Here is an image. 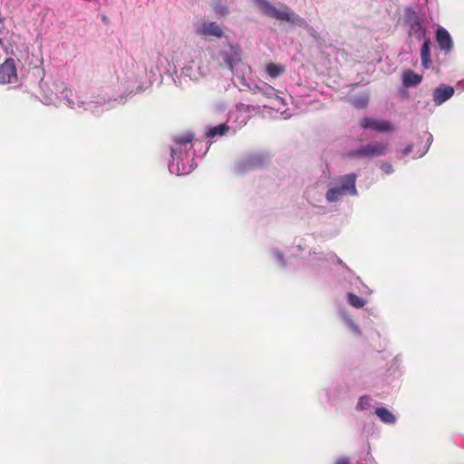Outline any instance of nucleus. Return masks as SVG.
Wrapping results in <instances>:
<instances>
[{
    "label": "nucleus",
    "instance_id": "1",
    "mask_svg": "<svg viewBox=\"0 0 464 464\" xmlns=\"http://www.w3.org/2000/svg\"><path fill=\"white\" fill-rule=\"evenodd\" d=\"M243 51L238 44L230 43L223 44L218 52V57L233 72V82L240 91H249L254 94H262L270 100V107L280 112L284 119L291 117V113L284 109L285 100L277 94V91L270 84L263 81H256L250 77V66L242 63Z\"/></svg>",
    "mask_w": 464,
    "mask_h": 464
},
{
    "label": "nucleus",
    "instance_id": "2",
    "mask_svg": "<svg viewBox=\"0 0 464 464\" xmlns=\"http://www.w3.org/2000/svg\"><path fill=\"white\" fill-rule=\"evenodd\" d=\"M172 61L177 62L173 80L179 86L188 81L198 82L208 72V68L202 64L200 52L185 45L175 49Z\"/></svg>",
    "mask_w": 464,
    "mask_h": 464
},
{
    "label": "nucleus",
    "instance_id": "3",
    "mask_svg": "<svg viewBox=\"0 0 464 464\" xmlns=\"http://www.w3.org/2000/svg\"><path fill=\"white\" fill-rule=\"evenodd\" d=\"M194 135L187 132L174 138V143L171 146L170 160L169 161V170L171 174L177 176L187 175L196 167L194 162L195 150L201 141H194Z\"/></svg>",
    "mask_w": 464,
    "mask_h": 464
},
{
    "label": "nucleus",
    "instance_id": "4",
    "mask_svg": "<svg viewBox=\"0 0 464 464\" xmlns=\"http://www.w3.org/2000/svg\"><path fill=\"white\" fill-rule=\"evenodd\" d=\"M263 14L279 20L290 23L293 25L304 27L307 34L318 44L324 43V35L319 33L315 28L308 25L305 19L295 14L287 5H281L279 7L273 5L268 0H254Z\"/></svg>",
    "mask_w": 464,
    "mask_h": 464
},
{
    "label": "nucleus",
    "instance_id": "5",
    "mask_svg": "<svg viewBox=\"0 0 464 464\" xmlns=\"http://www.w3.org/2000/svg\"><path fill=\"white\" fill-rule=\"evenodd\" d=\"M121 102V96L117 93L109 94L107 90L103 89L89 96L76 94L75 100L70 102V108L79 112L88 111L94 116H101Z\"/></svg>",
    "mask_w": 464,
    "mask_h": 464
},
{
    "label": "nucleus",
    "instance_id": "6",
    "mask_svg": "<svg viewBox=\"0 0 464 464\" xmlns=\"http://www.w3.org/2000/svg\"><path fill=\"white\" fill-rule=\"evenodd\" d=\"M117 80L121 92L119 95L122 100L128 95L145 91L151 84L150 79L146 77L145 68L134 63L126 65L125 68L119 71Z\"/></svg>",
    "mask_w": 464,
    "mask_h": 464
},
{
    "label": "nucleus",
    "instance_id": "7",
    "mask_svg": "<svg viewBox=\"0 0 464 464\" xmlns=\"http://www.w3.org/2000/svg\"><path fill=\"white\" fill-rule=\"evenodd\" d=\"M42 102L59 106L65 104L70 108L71 101L75 100L76 93L67 90L66 83L60 79H43L40 82Z\"/></svg>",
    "mask_w": 464,
    "mask_h": 464
},
{
    "label": "nucleus",
    "instance_id": "8",
    "mask_svg": "<svg viewBox=\"0 0 464 464\" xmlns=\"http://www.w3.org/2000/svg\"><path fill=\"white\" fill-rule=\"evenodd\" d=\"M357 175L354 173L346 174L334 179L330 183L324 195V198L328 203L340 202L343 197L358 196L356 188Z\"/></svg>",
    "mask_w": 464,
    "mask_h": 464
},
{
    "label": "nucleus",
    "instance_id": "9",
    "mask_svg": "<svg viewBox=\"0 0 464 464\" xmlns=\"http://www.w3.org/2000/svg\"><path fill=\"white\" fill-rule=\"evenodd\" d=\"M389 144L382 141H371L351 150L348 156L353 159H372L387 154Z\"/></svg>",
    "mask_w": 464,
    "mask_h": 464
},
{
    "label": "nucleus",
    "instance_id": "10",
    "mask_svg": "<svg viewBox=\"0 0 464 464\" xmlns=\"http://www.w3.org/2000/svg\"><path fill=\"white\" fill-rule=\"evenodd\" d=\"M174 51H171L167 55H157L155 61L153 62V65L150 68V73L155 76L157 73H172L173 78L175 77V72L177 69V62L172 61V56L174 55Z\"/></svg>",
    "mask_w": 464,
    "mask_h": 464
},
{
    "label": "nucleus",
    "instance_id": "11",
    "mask_svg": "<svg viewBox=\"0 0 464 464\" xmlns=\"http://www.w3.org/2000/svg\"><path fill=\"white\" fill-rule=\"evenodd\" d=\"M405 20L410 25L409 34L416 40L420 41L425 37L426 28L418 14L412 8L405 10Z\"/></svg>",
    "mask_w": 464,
    "mask_h": 464
},
{
    "label": "nucleus",
    "instance_id": "12",
    "mask_svg": "<svg viewBox=\"0 0 464 464\" xmlns=\"http://www.w3.org/2000/svg\"><path fill=\"white\" fill-rule=\"evenodd\" d=\"M359 125L363 130H371L378 133H392L395 130V126L390 121L374 117L361 118Z\"/></svg>",
    "mask_w": 464,
    "mask_h": 464
},
{
    "label": "nucleus",
    "instance_id": "13",
    "mask_svg": "<svg viewBox=\"0 0 464 464\" xmlns=\"http://www.w3.org/2000/svg\"><path fill=\"white\" fill-rule=\"evenodd\" d=\"M194 32L204 38H221L224 35L222 27L217 22L201 21L194 24Z\"/></svg>",
    "mask_w": 464,
    "mask_h": 464
},
{
    "label": "nucleus",
    "instance_id": "14",
    "mask_svg": "<svg viewBox=\"0 0 464 464\" xmlns=\"http://www.w3.org/2000/svg\"><path fill=\"white\" fill-rule=\"evenodd\" d=\"M337 314L343 326L353 336L361 337L362 335V331L360 325L346 308L340 307Z\"/></svg>",
    "mask_w": 464,
    "mask_h": 464
},
{
    "label": "nucleus",
    "instance_id": "15",
    "mask_svg": "<svg viewBox=\"0 0 464 464\" xmlns=\"http://www.w3.org/2000/svg\"><path fill=\"white\" fill-rule=\"evenodd\" d=\"M308 263L310 266L324 267L327 263H337L343 265V261L334 253L323 254L315 251L309 253Z\"/></svg>",
    "mask_w": 464,
    "mask_h": 464
},
{
    "label": "nucleus",
    "instance_id": "16",
    "mask_svg": "<svg viewBox=\"0 0 464 464\" xmlns=\"http://www.w3.org/2000/svg\"><path fill=\"white\" fill-rule=\"evenodd\" d=\"M455 93V89L444 83L438 85L432 92V102L435 106H440L449 101Z\"/></svg>",
    "mask_w": 464,
    "mask_h": 464
},
{
    "label": "nucleus",
    "instance_id": "17",
    "mask_svg": "<svg viewBox=\"0 0 464 464\" xmlns=\"http://www.w3.org/2000/svg\"><path fill=\"white\" fill-rule=\"evenodd\" d=\"M16 80L17 73L14 61L8 58L0 65V83H12Z\"/></svg>",
    "mask_w": 464,
    "mask_h": 464
},
{
    "label": "nucleus",
    "instance_id": "18",
    "mask_svg": "<svg viewBox=\"0 0 464 464\" xmlns=\"http://www.w3.org/2000/svg\"><path fill=\"white\" fill-rule=\"evenodd\" d=\"M266 163V157L259 152L252 153L246 156L242 162L238 164L239 170L244 171L248 169L261 167Z\"/></svg>",
    "mask_w": 464,
    "mask_h": 464
},
{
    "label": "nucleus",
    "instance_id": "19",
    "mask_svg": "<svg viewBox=\"0 0 464 464\" xmlns=\"http://www.w3.org/2000/svg\"><path fill=\"white\" fill-rule=\"evenodd\" d=\"M345 388L342 383H333L325 390L327 401L334 404L344 398Z\"/></svg>",
    "mask_w": 464,
    "mask_h": 464
},
{
    "label": "nucleus",
    "instance_id": "20",
    "mask_svg": "<svg viewBox=\"0 0 464 464\" xmlns=\"http://www.w3.org/2000/svg\"><path fill=\"white\" fill-rule=\"evenodd\" d=\"M436 40L440 48L443 51L450 52L452 49L453 43L449 32L443 28L439 27L436 31Z\"/></svg>",
    "mask_w": 464,
    "mask_h": 464
},
{
    "label": "nucleus",
    "instance_id": "21",
    "mask_svg": "<svg viewBox=\"0 0 464 464\" xmlns=\"http://www.w3.org/2000/svg\"><path fill=\"white\" fill-rule=\"evenodd\" d=\"M374 413L384 424L394 425L397 422L396 415L385 407L375 408Z\"/></svg>",
    "mask_w": 464,
    "mask_h": 464
},
{
    "label": "nucleus",
    "instance_id": "22",
    "mask_svg": "<svg viewBox=\"0 0 464 464\" xmlns=\"http://www.w3.org/2000/svg\"><path fill=\"white\" fill-rule=\"evenodd\" d=\"M349 283H350L353 290L357 291L358 293H360L362 295H371L372 294V290L362 282L360 277H358L354 275L351 274L349 276Z\"/></svg>",
    "mask_w": 464,
    "mask_h": 464
},
{
    "label": "nucleus",
    "instance_id": "23",
    "mask_svg": "<svg viewBox=\"0 0 464 464\" xmlns=\"http://www.w3.org/2000/svg\"><path fill=\"white\" fill-rule=\"evenodd\" d=\"M229 130V127L226 123L217 126L209 127L206 130V137L208 139H215L226 135Z\"/></svg>",
    "mask_w": 464,
    "mask_h": 464
},
{
    "label": "nucleus",
    "instance_id": "24",
    "mask_svg": "<svg viewBox=\"0 0 464 464\" xmlns=\"http://www.w3.org/2000/svg\"><path fill=\"white\" fill-rule=\"evenodd\" d=\"M421 75L409 70L403 73L402 82L406 87H414L421 82Z\"/></svg>",
    "mask_w": 464,
    "mask_h": 464
},
{
    "label": "nucleus",
    "instance_id": "25",
    "mask_svg": "<svg viewBox=\"0 0 464 464\" xmlns=\"http://www.w3.org/2000/svg\"><path fill=\"white\" fill-rule=\"evenodd\" d=\"M373 408V399L368 395H362L359 398L355 406L357 411H370Z\"/></svg>",
    "mask_w": 464,
    "mask_h": 464
},
{
    "label": "nucleus",
    "instance_id": "26",
    "mask_svg": "<svg viewBox=\"0 0 464 464\" xmlns=\"http://www.w3.org/2000/svg\"><path fill=\"white\" fill-rule=\"evenodd\" d=\"M285 71V66L281 64L270 63L266 65V72L272 79L279 77Z\"/></svg>",
    "mask_w": 464,
    "mask_h": 464
},
{
    "label": "nucleus",
    "instance_id": "27",
    "mask_svg": "<svg viewBox=\"0 0 464 464\" xmlns=\"http://www.w3.org/2000/svg\"><path fill=\"white\" fill-rule=\"evenodd\" d=\"M269 254L271 257L273 258L274 262L279 266V267H285L287 266L286 260L285 258L284 254L282 251L276 247H272L269 250Z\"/></svg>",
    "mask_w": 464,
    "mask_h": 464
},
{
    "label": "nucleus",
    "instance_id": "28",
    "mask_svg": "<svg viewBox=\"0 0 464 464\" xmlns=\"http://www.w3.org/2000/svg\"><path fill=\"white\" fill-rule=\"evenodd\" d=\"M347 303L351 306H353L354 308H357V309H360V308L363 307L367 304V300L362 298V297H360V296L356 295L353 292H348L347 293Z\"/></svg>",
    "mask_w": 464,
    "mask_h": 464
},
{
    "label": "nucleus",
    "instance_id": "29",
    "mask_svg": "<svg viewBox=\"0 0 464 464\" xmlns=\"http://www.w3.org/2000/svg\"><path fill=\"white\" fill-rule=\"evenodd\" d=\"M421 63L424 68H429L430 63V42L424 41L420 49Z\"/></svg>",
    "mask_w": 464,
    "mask_h": 464
},
{
    "label": "nucleus",
    "instance_id": "30",
    "mask_svg": "<svg viewBox=\"0 0 464 464\" xmlns=\"http://www.w3.org/2000/svg\"><path fill=\"white\" fill-rule=\"evenodd\" d=\"M369 103V96L362 94L352 99V104L357 109H363Z\"/></svg>",
    "mask_w": 464,
    "mask_h": 464
},
{
    "label": "nucleus",
    "instance_id": "31",
    "mask_svg": "<svg viewBox=\"0 0 464 464\" xmlns=\"http://www.w3.org/2000/svg\"><path fill=\"white\" fill-rule=\"evenodd\" d=\"M305 198L307 201L314 207H319V204L322 202L321 195H316L314 189H308L305 193Z\"/></svg>",
    "mask_w": 464,
    "mask_h": 464
},
{
    "label": "nucleus",
    "instance_id": "32",
    "mask_svg": "<svg viewBox=\"0 0 464 464\" xmlns=\"http://www.w3.org/2000/svg\"><path fill=\"white\" fill-rule=\"evenodd\" d=\"M213 8H214V11L215 13L218 15V16H224L226 14H228V9L227 7L223 5V4H220L218 2H215L213 4Z\"/></svg>",
    "mask_w": 464,
    "mask_h": 464
},
{
    "label": "nucleus",
    "instance_id": "33",
    "mask_svg": "<svg viewBox=\"0 0 464 464\" xmlns=\"http://www.w3.org/2000/svg\"><path fill=\"white\" fill-rule=\"evenodd\" d=\"M432 142V135L430 133L427 134V144L425 145L423 150H421L420 153H416L413 158H421L423 157L427 151L429 150L430 145Z\"/></svg>",
    "mask_w": 464,
    "mask_h": 464
},
{
    "label": "nucleus",
    "instance_id": "34",
    "mask_svg": "<svg viewBox=\"0 0 464 464\" xmlns=\"http://www.w3.org/2000/svg\"><path fill=\"white\" fill-rule=\"evenodd\" d=\"M380 168L382 171L387 175L392 174L394 171L393 167L390 162H383Z\"/></svg>",
    "mask_w": 464,
    "mask_h": 464
},
{
    "label": "nucleus",
    "instance_id": "35",
    "mask_svg": "<svg viewBox=\"0 0 464 464\" xmlns=\"http://www.w3.org/2000/svg\"><path fill=\"white\" fill-rule=\"evenodd\" d=\"M249 109H250L249 105L239 104L237 106L236 113H243V112L246 113V112L249 111Z\"/></svg>",
    "mask_w": 464,
    "mask_h": 464
},
{
    "label": "nucleus",
    "instance_id": "36",
    "mask_svg": "<svg viewBox=\"0 0 464 464\" xmlns=\"http://www.w3.org/2000/svg\"><path fill=\"white\" fill-rule=\"evenodd\" d=\"M247 118H248V116H246V115H240L238 117H237L236 121H237L238 126L241 127V126H244L246 124Z\"/></svg>",
    "mask_w": 464,
    "mask_h": 464
},
{
    "label": "nucleus",
    "instance_id": "37",
    "mask_svg": "<svg viewBox=\"0 0 464 464\" xmlns=\"http://www.w3.org/2000/svg\"><path fill=\"white\" fill-rule=\"evenodd\" d=\"M335 464H350V459L346 456H343L336 459Z\"/></svg>",
    "mask_w": 464,
    "mask_h": 464
},
{
    "label": "nucleus",
    "instance_id": "38",
    "mask_svg": "<svg viewBox=\"0 0 464 464\" xmlns=\"http://www.w3.org/2000/svg\"><path fill=\"white\" fill-rule=\"evenodd\" d=\"M412 150V145H408L405 149L401 150L402 156H407L410 154Z\"/></svg>",
    "mask_w": 464,
    "mask_h": 464
},
{
    "label": "nucleus",
    "instance_id": "39",
    "mask_svg": "<svg viewBox=\"0 0 464 464\" xmlns=\"http://www.w3.org/2000/svg\"><path fill=\"white\" fill-rule=\"evenodd\" d=\"M392 362H393V363H395V364H400V363H401V357H400V356H395V357L393 358Z\"/></svg>",
    "mask_w": 464,
    "mask_h": 464
}]
</instances>
